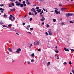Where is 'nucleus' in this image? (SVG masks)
<instances>
[{
	"label": "nucleus",
	"instance_id": "obj_31",
	"mask_svg": "<svg viewBox=\"0 0 74 74\" xmlns=\"http://www.w3.org/2000/svg\"><path fill=\"white\" fill-rule=\"evenodd\" d=\"M31 62H34V60L33 59H32L31 60Z\"/></svg>",
	"mask_w": 74,
	"mask_h": 74
},
{
	"label": "nucleus",
	"instance_id": "obj_45",
	"mask_svg": "<svg viewBox=\"0 0 74 74\" xmlns=\"http://www.w3.org/2000/svg\"><path fill=\"white\" fill-rule=\"evenodd\" d=\"M59 5L60 7H62V4H59Z\"/></svg>",
	"mask_w": 74,
	"mask_h": 74
},
{
	"label": "nucleus",
	"instance_id": "obj_9",
	"mask_svg": "<svg viewBox=\"0 0 74 74\" xmlns=\"http://www.w3.org/2000/svg\"><path fill=\"white\" fill-rule=\"evenodd\" d=\"M49 31H48V32L49 33V35L50 36H52V32H51V30L49 29Z\"/></svg>",
	"mask_w": 74,
	"mask_h": 74
},
{
	"label": "nucleus",
	"instance_id": "obj_25",
	"mask_svg": "<svg viewBox=\"0 0 74 74\" xmlns=\"http://www.w3.org/2000/svg\"><path fill=\"white\" fill-rule=\"evenodd\" d=\"M71 71H72V73H73V74H74V70H73V69H72Z\"/></svg>",
	"mask_w": 74,
	"mask_h": 74
},
{
	"label": "nucleus",
	"instance_id": "obj_43",
	"mask_svg": "<svg viewBox=\"0 0 74 74\" xmlns=\"http://www.w3.org/2000/svg\"><path fill=\"white\" fill-rule=\"evenodd\" d=\"M36 9L37 10H38V9H39V7H36Z\"/></svg>",
	"mask_w": 74,
	"mask_h": 74
},
{
	"label": "nucleus",
	"instance_id": "obj_35",
	"mask_svg": "<svg viewBox=\"0 0 74 74\" xmlns=\"http://www.w3.org/2000/svg\"><path fill=\"white\" fill-rule=\"evenodd\" d=\"M39 1L42 2V1H44V0H39Z\"/></svg>",
	"mask_w": 74,
	"mask_h": 74
},
{
	"label": "nucleus",
	"instance_id": "obj_49",
	"mask_svg": "<svg viewBox=\"0 0 74 74\" xmlns=\"http://www.w3.org/2000/svg\"><path fill=\"white\" fill-rule=\"evenodd\" d=\"M55 10H58V9L57 8H55Z\"/></svg>",
	"mask_w": 74,
	"mask_h": 74
},
{
	"label": "nucleus",
	"instance_id": "obj_5",
	"mask_svg": "<svg viewBox=\"0 0 74 74\" xmlns=\"http://www.w3.org/2000/svg\"><path fill=\"white\" fill-rule=\"evenodd\" d=\"M54 12L56 13V15H58V14H60V12L59 11H58L57 10H55Z\"/></svg>",
	"mask_w": 74,
	"mask_h": 74
},
{
	"label": "nucleus",
	"instance_id": "obj_40",
	"mask_svg": "<svg viewBox=\"0 0 74 74\" xmlns=\"http://www.w3.org/2000/svg\"><path fill=\"white\" fill-rule=\"evenodd\" d=\"M45 34L46 35H47V36H48L49 35V34H48V33L47 32H46Z\"/></svg>",
	"mask_w": 74,
	"mask_h": 74
},
{
	"label": "nucleus",
	"instance_id": "obj_29",
	"mask_svg": "<svg viewBox=\"0 0 74 74\" xmlns=\"http://www.w3.org/2000/svg\"><path fill=\"white\" fill-rule=\"evenodd\" d=\"M69 64H70L71 65V64H72V63H71V61H70L69 62Z\"/></svg>",
	"mask_w": 74,
	"mask_h": 74
},
{
	"label": "nucleus",
	"instance_id": "obj_37",
	"mask_svg": "<svg viewBox=\"0 0 74 74\" xmlns=\"http://www.w3.org/2000/svg\"><path fill=\"white\" fill-rule=\"evenodd\" d=\"M32 19H33V18H30V19H29V21H32Z\"/></svg>",
	"mask_w": 74,
	"mask_h": 74
},
{
	"label": "nucleus",
	"instance_id": "obj_47",
	"mask_svg": "<svg viewBox=\"0 0 74 74\" xmlns=\"http://www.w3.org/2000/svg\"><path fill=\"white\" fill-rule=\"evenodd\" d=\"M10 1H15L16 0H10Z\"/></svg>",
	"mask_w": 74,
	"mask_h": 74
},
{
	"label": "nucleus",
	"instance_id": "obj_44",
	"mask_svg": "<svg viewBox=\"0 0 74 74\" xmlns=\"http://www.w3.org/2000/svg\"><path fill=\"white\" fill-rule=\"evenodd\" d=\"M30 30H33V28H30Z\"/></svg>",
	"mask_w": 74,
	"mask_h": 74
},
{
	"label": "nucleus",
	"instance_id": "obj_26",
	"mask_svg": "<svg viewBox=\"0 0 74 74\" xmlns=\"http://www.w3.org/2000/svg\"><path fill=\"white\" fill-rule=\"evenodd\" d=\"M27 33L28 34H32V33L30 32H27Z\"/></svg>",
	"mask_w": 74,
	"mask_h": 74
},
{
	"label": "nucleus",
	"instance_id": "obj_3",
	"mask_svg": "<svg viewBox=\"0 0 74 74\" xmlns=\"http://www.w3.org/2000/svg\"><path fill=\"white\" fill-rule=\"evenodd\" d=\"M34 45H39V44H40V42H39L38 41L34 42Z\"/></svg>",
	"mask_w": 74,
	"mask_h": 74
},
{
	"label": "nucleus",
	"instance_id": "obj_20",
	"mask_svg": "<svg viewBox=\"0 0 74 74\" xmlns=\"http://www.w3.org/2000/svg\"><path fill=\"white\" fill-rule=\"evenodd\" d=\"M37 11H38V13H39V12H40L41 11V9L38 10H37Z\"/></svg>",
	"mask_w": 74,
	"mask_h": 74
},
{
	"label": "nucleus",
	"instance_id": "obj_4",
	"mask_svg": "<svg viewBox=\"0 0 74 74\" xmlns=\"http://www.w3.org/2000/svg\"><path fill=\"white\" fill-rule=\"evenodd\" d=\"M12 19H12V17H9V20H11L12 21V22L15 20V17H13Z\"/></svg>",
	"mask_w": 74,
	"mask_h": 74
},
{
	"label": "nucleus",
	"instance_id": "obj_55",
	"mask_svg": "<svg viewBox=\"0 0 74 74\" xmlns=\"http://www.w3.org/2000/svg\"><path fill=\"white\" fill-rule=\"evenodd\" d=\"M16 34H17V35H18V36H19V34H18V33H16Z\"/></svg>",
	"mask_w": 74,
	"mask_h": 74
},
{
	"label": "nucleus",
	"instance_id": "obj_13",
	"mask_svg": "<svg viewBox=\"0 0 74 74\" xmlns=\"http://www.w3.org/2000/svg\"><path fill=\"white\" fill-rule=\"evenodd\" d=\"M64 51H69V50L68 49H67V48H66L65 47L64 48Z\"/></svg>",
	"mask_w": 74,
	"mask_h": 74
},
{
	"label": "nucleus",
	"instance_id": "obj_1",
	"mask_svg": "<svg viewBox=\"0 0 74 74\" xmlns=\"http://www.w3.org/2000/svg\"><path fill=\"white\" fill-rule=\"evenodd\" d=\"M40 17H41L42 18L41 19V21H44V20H45V18L44 17V16H43V15H40Z\"/></svg>",
	"mask_w": 74,
	"mask_h": 74
},
{
	"label": "nucleus",
	"instance_id": "obj_2",
	"mask_svg": "<svg viewBox=\"0 0 74 74\" xmlns=\"http://www.w3.org/2000/svg\"><path fill=\"white\" fill-rule=\"evenodd\" d=\"M74 15L72 13H68L67 14H66V16H67V17H69V16H72Z\"/></svg>",
	"mask_w": 74,
	"mask_h": 74
},
{
	"label": "nucleus",
	"instance_id": "obj_7",
	"mask_svg": "<svg viewBox=\"0 0 74 74\" xmlns=\"http://www.w3.org/2000/svg\"><path fill=\"white\" fill-rule=\"evenodd\" d=\"M15 3L16 4V6H19L21 4V3L20 2H18V1L15 2Z\"/></svg>",
	"mask_w": 74,
	"mask_h": 74
},
{
	"label": "nucleus",
	"instance_id": "obj_15",
	"mask_svg": "<svg viewBox=\"0 0 74 74\" xmlns=\"http://www.w3.org/2000/svg\"><path fill=\"white\" fill-rule=\"evenodd\" d=\"M15 10V9H10V11H11L12 12H13V11H14Z\"/></svg>",
	"mask_w": 74,
	"mask_h": 74
},
{
	"label": "nucleus",
	"instance_id": "obj_27",
	"mask_svg": "<svg viewBox=\"0 0 74 74\" xmlns=\"http://www.w3.org/2000/svg\"><path fill=\"white\" fill-rule=\"evenodd\" d=\"M49 25L47 24V25L46 27H47V28H48V27H49Z\"/></svg>",
	"mask_w": 74,
	"mask_h": 74
},
{
	"label": "nucleus",
	"instance_id": "obj_8",
	"mask_svg": "<svg viewBox=\"0 0 74 74\" xmlns=\"http://www.w3.org/2000/svg\"><path fill=\"white\" fill-rule=\"evenodd\" d=\"M0 11H1V13H3V12H3V11H4V9H3L2 8H0Z\"/></svg>",
	"mask_w": 74,
	"mask_h": 74
},
{
	"label": "nucleus",
	"instance_id": "obj_46",
	"mask_svg": "<svg viewBox=\"0 0 74 74\" xmlns=\"http://www.w3.org/2000/svg\"><path fill=\"white\" fill-rule=\"evenodd\" d=\"M32 46V44H31L29 46V48H31V46Z\"/></svg>",
	"mask_w": 74,
	"mask_h": 74
},
{
	"label": "nucleus",
	"instance_id": "obj_38",
	"mask_svg": "<svg viewBox=\"0 0 74 74\" xmlns=\"http://www.w3.org/2000/svg\"><path fill=\"white\" fill-rule=\"evenodd\" d=\"M29 15H32V13H31V12H29Z\"/></svg>",
	"mask_w": 74,
	"mask_h": 74
},
{
	"label": "nucleus",
	"instance_id": "obj_54",
	"mask_svg": "<svg viewBox=\"0 0 74 74\" xmlns=\"http://www.w3.org/2000/svg\"><path fill=\"white\" fill-rule=\"evenodd\" d=\"M10 16H11L12 17H13V16L11 15V14H10Z\"/></svg>",
	"mask_w": 74,
	"mask_h": 74
},
{
	"label": "nucleus",
	"instance_id": "obj_36",
	"mask_svg": "<svg viewBox=\"0 0 74 74\" xmlns=\"http://www.w3.org/2000/svg\"><path fill=\"white\" fill-rule=\"evenodd\" d=\"M23 6H24V7H26V4L25 3L23 4Z\"/></svg>",
	"mask_w": 74,
	"mask_h": 74
},
{
	"label": "nucleus",
	"instance_id": "obj_33",
	"mask_svg": "<svg viewBox=\"0 0 74 74\" xmlns=\"http://www.w3.org/2000/svg\"><path fill=\"white\" fill-rule=\"evenodd\" d=\"M8 6H9V7H12V5H8Z\"/></svg>",
	"mask_w": 74,
	"mask_h": 74
},
{
	"label": "nucleus",
	"instance_id": "obj_11",
	"mask_svg": "<svg viewBox=\"0 0 74 74\" xmlns=\"http://www.w3.org/2000/svg\"><path fill=\"white\" fill-rule=\"evenodd\" d=\"M66 9H67V8H61V10L62 11H64V10H66Z\"/></svg>",
	"mask_w": 74,
	"mask_h": 74
},
{
	"label": "nucleus",
	"instance_id": "obj_56",
	"mask_svg": "<svg viewBox=\"0 0 74 74\" xmlns=\"http://www.w3.org/2000/svg\"><path fill=\"white\" fill-rule=\"evenodd\" d=\"M28 27H30V26L29 25H28Z\"/></svg>",
	"mask_w": 74,
	"mask_h": 74
},
{
	"label": "nucleus",
	"instance_id": "obj_14",
	"mask_svg": "<svg viewBox=\"0 0 74 74\" xmlns=\"http://www.w3.org/2000/svg\"><path fill=\"white\" fill-rule=\"evenodd\" d=\"M31 56L32 58H34V53H32V54L31 55Z\"/></svg>",
	"mask_w": 74,
	"mask_h": 74
},
{
	"label": "nucleus",
	"instance_id": "obj_48",
	"mask_svg": "<svg viewBox=\"0 0 74 74\" xmlns=\"http://www.w3.org/2000/svg\"><path fill=\"white\" fill-rule=\"evenodd\" d=\"M23 25H25V23H23Z\"/></svg>",
	"mask_w": 74,
	"mask_h": 74
},
{
	"label": "nucleus",
	"instance_id": "obj_57",
	"mask_svg": "<svg viewBox=\"0 0 74 74\" xmlns=\"http://www.w3.org/2000/svg\"><path fill=\"white\" fill-rule=\"evenodd\" d=\"M43 10H44V11H45V9L43 8Z\"/></svg>",
	"mask_w": 74,
	"mask_h": 74
},
{
	"label": "nucleus",
	"instance_id": "obj_61",
	"mask_svg": "<svg viewBox=\"0 0 74 74\" xmlns=\"http://www.w3.org/2000/svg\"><path fill=\"white\" fill-rule=\"evenodd\" d=\"M74 50L73 49H71V51H74Z\"/></svg>",
	"mask_w": 74,
	"mask_h": 74
},
{
	"label": "nucleus",
	"instance_id": "obj_30",
	"mask_svg": "<svg viewBox=\"0 0 74 74\" xmlns=\"http://www.w3.org/2000/svg\"><path fill=\"white\" fill-rule=\"evenodd\" d=\"M69 22L71 23H73V22L72 21H70Z\"/></svg>",
	"mask_w": 74,
	"mask_h": 74
},
{
	"label": "nucleus",
	"instance_id": "obj_19",
	"mask_svg": "<svg viewBox=\"0 0 74 74\" xmlns=\"http://www.w3.org/2000/svg\"><path fill=\"white\" fill-rule=\"evenodd\" d=\"M3 16L5 18H7V16L6 14H4Z\"/></svg>",
	"mask_w": 74,
	"mask_h": 74
},
{
	"label": "nucleus",
	"instance_id": "obj_62",
	"mask_svg": "<svg viewBox=\"0 0 74 74\" xmlns=\"http://www.w3.org/2000/svg\"><path fill=\"white\" fill-rule=\"evenodd\" d=\"M26 29H27V30H29V28H28L26 27Z\"/></svg>",
	"mask_w": 74,
	"mask_h": 74
},
{
	"label": "nucleus",
	"instance_id": "obj_41",
	"mask_svg": "<svg viewBox=\"0 0 74 74\" xmlns=\"http://www.w3.org/2000/svg\"><path fill=\"white\" fill-rule=\"evenodd\" d=\"M0 5L1 7H3V6H4V4H1Z\"/></svg>",
	"mask_w": 74,
	"mask_h": 74
},
{
	"label": "nucleus",
	"instance_id": "obj_18",
	"mask_svg": "<svg viewBox=\"0 0 74 74\" xmlns=\"http://www.w3.org/2000/svg\"><path fill=\"white\" fill-rule=\"evenodd\" d=\"M20 7H23V4H21L20 3Z\"/></svg>",
	"mask_w": 74,
	"mask_h": 74
},
{
	"label": "nucleus",
	"instance_id": "obj_32",
	"mask_svg": "<svg viewBox=\"0 0 74 74\" xmlns=\"http://www.w3.org/2000/svg\"><path fill=\"white\" fill-rule=\"evenodd\" d=\"M35 13V15H36L37 14V12H36V11H35V12H34Z\"/></svg>",
	"mask_w": 74,
	"mask_h": 74
},
{
	"label": "nucleus",
	"instance_id": "obj_22",
	"mask_svg": "<svg viewBox=\"0 0 74 74\" xmlns=\"http://www.w3.org/2000/svg\"><path fill=\"white\" fill-rule=\"evenodd\" d=\"M63 64H64V65H67V62H64L63 63Z\"/></svg>",
	"mask_w": 74,
	"mask_h": 74
},
{
	"label": "nucleus",
	"instance_id": "obj_64",
	"mask_svg": "<svg viewBox=\"0 0 74 74\" xmlns=\"http://www.w3.org/2000/svg\"><path fill=\"white\" fill-rule=\"evenodd\" d=\"M26 16H27L26 15H25V16H24V18H26Z\"/></svg>",
	"mask_w": 74,
	"mask_h": 74
},
{
	"label": "nucleus",
	"instance_id": "obj_60",
	"mask_svg": "<svg viewBox=\"0 0 74 74\" xmlns=\"http://www.w3.org/2000/svg\"><path fill=\"white\" fill-rule=\"evenodd\" d=\"M32 15H33V16H34L35 14H33V13H32Z\"/></svg>",
	"mask_w": 74,
	"mask_h": 74
},
{
	"label": "nucleus",
	"instance_id": "obj_42",
	"mask_svg": "<svg viewBox=\"0 0 74 74\" xmlns=\"http://www.w3.org/2000/svg\"><path fill=\"white\" fill-rule=\"evenodd\" d=\"M27 5H29V4H30V2H27Z\"/></svg>",
	"mask_w": 74,
	"mask_h": 74
},
{
	"label": "nucleus",
	"instance_id": "obj_23",
	"mask_svg": "<svg viewBox=\"0 0 74 74\" xmlns=\"http://www.w3.org/2000/svg\"><path fill=\"white\" fill-rule=\"evenodd\" d=\"M3 27H8H8H7V26L4 25H3Z\"/></svg>",
	"mask_w": 74,
	"mask_h": 74
},
{
	"label": "nucleus",
	"instance_id": "obj_28",
	"mask_svg": "<svg viewBox=\"0 0 74 74\" xmlns=\"http://www.w3.org/2000/svg\"><path fill=\"white\" fill-rule=\"evenodd\" d=\"M12 5L14 6H15V4L13 3H12Z\"/></svg>",
	"mask_w": 74,
	"mask_h": 74
},
{
	"label": "nucleus",
	"instance_id": "obj_10",
	"mask_svg": "<svg viewBox=\"0 0 74 74\" xmlns=\"http://www.w3.org/2000/svg\"><path fill=\"white\" fill-rule=\"evenodd\" d=\"M8 50L9 52H12V49L11 48H8Z\"/></svg>",
	"mask_w": 74,
	"mask_h": 74
},
{
	"label": "nucleus",
	"instance_id": "obj_58",
	"mask_svg": "<svg viewBox=\"0 0 74 74\" xmlns=\"http://www.w3.org/2000/svg\"><path fill=\"white\" fill-rule=\"evenodd\" d=\"M45 11H46V12H48V10H47L46 9L45 10Z\"/></svg>",
	"mask_w": 74,
	"mask_h": 74
},
{
	"label": "nucleus",
	"instance_id": "obj_51",
	"mask_svg": "<svg viewBox=\"0 0 74 74\" xmlns=\"http://www.w3.org/2000/svg\"><path fill=\"white\" fill-rule=\"evenodd\" d=\"M38 51H41V49H38Z\"/></svg>",
	"mask_w": 74,
	"mask_h": 74
},
{
	"label": "nucleus",
	"instance_id": "obj_59",
	"mask_svg": "<svg viewBox=\"0 0 74 74\" xmlns=\"http://www.w3.org/2000/svg\"><path fill=\"white\" fill-rule=\"evenodd\" d=\"M30 62H28V64H30Z\"/></svg>",
	"mask_w": 74,
	"mask_h": 74
},
{
	"label": "nucleus",
	"instance_id": "obj_6",
	"mask_svg": "<svg viewBox=\"0 0 74 74\" xmlns=\"http://www.w3.org/2000/svg\"><path fill=\"white\" fill-rule=\"evenodd\" d=\"M17 51H16V52H17V53H19V52H21V49H20V48H18L17 49Z\"/></svg>",
	"mask_w": 74,
	"mask_h": 74
},
{
	"label": "nucleus",
	"instance_id": "obj_50",
	"mask_svg": "<svg viewBox=\"0 0 74 74\" xmlns=\"http://www.w3.org/2000/svg\"><path fill=\"white\" fill-rule=\"evenodd\" d=\"M62 23V25H64V23H63V22L62 23Z\"/></svg>",
	"mask_w": 74,
	"mask_h": 74
},
{
	"label": "nucleus",
	"instance_id": "obj_16",
	"mask_svg": "<svg viewBox=\"0 0 74 74\" xmlns=\"http://www.w3.org/2000/svg\"><path fill=\"white\" fill-rule=\"evenodd\" d=\"M43 12H44V10H42V11L40 13V16H41V15H42V14Z\"/></svg>",
	"mask_w": 74,
	"mask_h": 74
},
{
	"label": "nucleus",
	"instance_id": "obj_24",
	"mask_svg": "<svg viewBox=\"0 0 74 74\" xmlns=\"http://www.w3.org/2000/svg\"><path fill=\"white\" fill-rule=\"evenodd\" d=\"M53 22H56V19H53Z\"/></svg>",
	"mask_w": 74,
	"mask_h": 74
},
{
	"label": "nucleus",
	"instance_id": "obj_17",
	"mask_svg": "<svg viewBox=\"0 0 74 74\" xmlns=\"http://www.w3.org/2000/svg\"><path fill=\"white\" fill-rule=\"evenodd\" d=\"M50 64H51V63H50V62H48L47 64V66H49V65H50Z\"/></svg>",
	"mask_w": 74,
	"mask_h": 74
},
{
	"label": "nucleus",
	"instance_id": "obj_12",
	"mask_svg": "<svg viewBox=\"0 0 74 74\" xmlns=\"http://www.w3.org/2000/svg\"><path fill=\"white\" fill-rule=\"evenodd\" d=\"M32 11V12H36V10L34 8H32L31 9Z\"/></svg>",
	"mask_w": 74,
	"mask_h": 74
},
{
	"label": "nucleus",
	"instance_id": "obj_53",
	"mask_svg": "<svg viewBox=\"0 0 74 74\" xmlns=\"http://www.w3.org/2000/svg\"><path fill=\"white\" fill-rule=\"evenodd\" d=\"M44 24V22H42V25H43Z\"/></svg>",
	"mask_w": 74,
	"mask_h": 74
},
{
	"label": "nucleus",
	"instance_id": "obj_34",
	"mask_svg": "<svg viewBox=\"0 0 74 74\" xmlns=\"http://www.w3.org/2000/svg\"><path fill=\"white\" fill-rule=\"evenodd\" d=\"M55 52L56 53H58L59 51H58V50H55Z\"/></svg>",
	"mask_w": 74,
	"mask_h": 74
},
{
	"label": "nucleus",
	"instance_id": "obj_21",
	"mask_svg": "<svg viewBox=\"0 0 74 74\" xmlns=\"http://www.w3.org/2000/svg\"><path fill=\"white\" fill-rule=\"evenodd\" d=\"M0 24L1 25H3V24H4V23L2 21H1L0 22Z\"/></svg>",
	"mask_w": 74,
	"mask_h": 74
},
{
	"label": "nucleus",
	"instance_id": "obj_63",
	"mask_svg": "<svg viewBox=\"0 0 74 74\" xmlns=\"http://www.w3.org/2000/svg\"><path fill=\"white\" fill-rule=\"evenodd\" d=\"M33 6H36V4H34Z\"/></svg>",
	"mask_w": 74,
	"mask_h": 74
},
{
	"label": "nucleus",
	"instance_id": "obj_52",
	"mask_svg": "<svg viewBox=\"0 0 74 74\" xmlns=\"http://www.w3.org/2000/svg\"><path fill=\"white\" fill-rule=\"evenodd\" d=\"M9 26H12V25L11 24H9L8 25Z\"/></svg>",
	"mask_w": 74,
	"mask_h": 74
},
{
	"label": "nucleus",
	"instance_id": "obj_39",
	"mask_svg": "<svg viewBox=\"0 0 74 74\" xmlns=\"http://www.w3.org/2000/svg\"><path fill=\"white\" fill-rule=\"evenodd\" d=\"M22 3H23V4H25L26 2H25V1H23L22 2Z\"/></svg>",
	"mask_w": 74,
	"mask_h": 74
}]
</instances>
